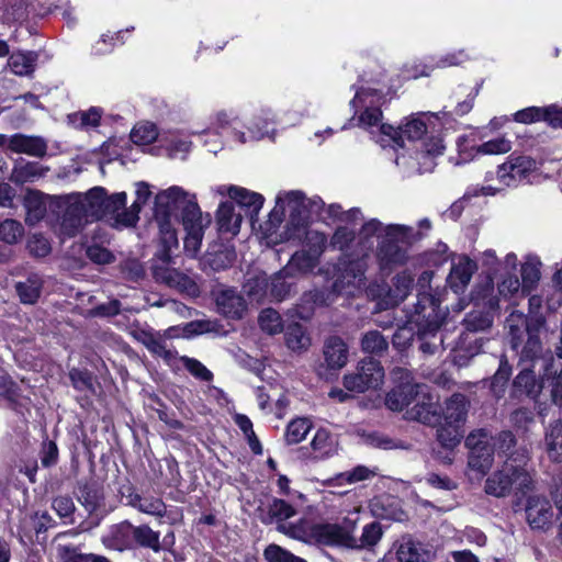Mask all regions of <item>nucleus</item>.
Returning a JSON list of instances; mask_svg holds the SVG:
<instances>
[{"mask_svg": "<svg viewBox=\"0 0 562 562\" xmlns=\"http://www.w3.org/2000/svg\"><path fill=\"white\" fill-rule=\"evenodd\" d=\"M362 85L357 88L356 95L350 104L360 111L358 125L369 131L372 138L381 144L382 147L394 145L403 147L404 137L409 140L419 139L428 131L435 132L436 123L446 116L447 112H420L413 114L406 123L398 128L382 123L381 106L385 103V95L381 89L372 87L370 83H379V79L367 78V75L360 77Z\"/></svg>", "mask_w": 562, "mask_h": 562, "instance_id": "1", "label": "nucleus"}, {"mask_svg": "<svg viewBox=\"0 0 562 562\" xmlns=\"http://www.w3.org/2000/svg\"><path fill=\"white\" fill-rule=\"evenodd\" d=\"M274 124L272 109L263 105L245 109L239 113L221 111L215 114L212 126L204 134L217 137L220 132H224L235 142L245 144L263 138Z\"/></svg>", "mask_w": 562, "mask_h": 562, "instance_id": "2", "label": "nucleus"}, {"mask_svg": "<svg viewBox=\"0 0 562 562\" xmlns=\"http://www.w3.org/2000/svg\"><path fill=\"white\" fill-rule=\"evenodd\" d=\"M178 211L181 212L182 223L194 216L200 217L202 213L195 194L181 187L172 186L156 195L154 215L161 245L168 247H178L179 245L175 228V224L178 222Z\"/></svg>", "mask_w": 562, "mask_h": 562, "instance_id": "3", "label": "nucleus"}, {"mask_svg": "<svg viewBox=\"0 0 562 562\" xmlns=\"http://www.w3.org/2000/svg\"><path fill=\"white\" fill-rule=\"evenodd\" d=\"M328 246L342 254L337 263L335 289L342 290L346 285L361 288L368 263L360 252L356 231L345 225L338 226Z\"/></svg>", "mask_w": 562, "mask_h": 562, "instance_id": "4", "label": "nucleus"}, {"mask_svg": "<svg viewBox=\"0 0 562 562\" xmlns=\"http://www.w3.org/2000/svg\"><path fill=\"white\" fill-rule=\"evenodd\" d=\"M521 460L510 457L501 469L494 471L484 484L486 494L506 497L510 493L526 495L536 487L535 472L527 467L528 456L524 452Z\"/></svg>", "mask_w": 562, "mask_h": 562, "instance_id": "5", "label": "nucleus"}, {"mask_svg": "<svg viewBox=\"0 0 562 562\" xmlns=\"http://www.w3.org/2000/svg\"><path fill=\"white\" fill-rule=\"evenodd\" d=\"M422 238L420 233L407 225L390 224L379 236L375 259L381 271L390 273L397 267L406 265L409 259L408 249L413 240Z\"/></svg>", "mask_w": 562, "mask_h": 562, "instance_id": "6", "label": "nucleus"}, {"mask_svg": "<svg viewBox=\"0 0 562 562\" xmlns=\"http://www.w3.org/2000/svg\"><path fill=\"white\" fill-rule=\"evenodd\" d=\"M544 322L541 318H529L524 313L513 311L506 318L505 328L508 330L512 348L520 350L521 361H537L542 353L539 337Z\"/></svg>", "mask_w": 562, "mask_h": 562, "instance_id": "7", "label": "nucleus"}, {"mask_svg": "<svg viewBox=\"0 0 562 562\" xmlns=\"http://www.w3.org/2000/svg\"><path fill=\"white\" fill-rule=\"evenodd\" d=\"M259 519L266 525H276L277 530L299 540H304L310 536L308 522L300 518L296 522L290 521L297 514L296 508L289 502L271 497L262 503L259 508Z\"/></svg>", "mask_w": 562, "mask_h": 562, "instance_id": "8", "label": "nucleus"}, {"mask_svg": "<svg viewBox=\"0 0 562 562\" xmlns=\"http://www.w3.org/2000/svg\"><path fill=\"white\" fill-rule=\"evenodd\" d=\"M472 300L475 308L465 315L463 325L469 331H485L492 327L494 315L499 308V300L491 279L475 288Z\"/></svg>", "mask_w": 562, "mask_h": 562, "instance_id": "9", "label": "nucleus"}, {"mask_svg": "<svg viewBox=\"0 0 562 562\" xmlns=\"http://www.w3.org/2000/svg\"><path fill=\"white\" fill-rule=\"evenodd\" d=\"M161 246L162 249L157 252L151 268L154 279L191 297L199 296L200 286L198 283L191 277L170 267L171 250L175 247H168L167 245Z\"/></svg>", "mask_w": 562, "mask_h": 562, "instance_id": "10", "label": "nucleus"}, {"mask_svg": "<svg viewBox=\"0 0 562 562\" xmlns=\"http://www.w3.org/2000/svg\"><path fill=\"white\" fill-rule=\"evenodd\" d=\"M384 369L378 360L372 358L361 360L356 371L344 376L342 383L347 391L363 393L370 389L382 385Z\"/></svg>", "mask_w": 562, "mask_h": 562, "instance_id": "11", "label": "nucleus"}, {"mask_svg": "<svg viewBox=\"0 0 562 562\" xmlns=\"http://www.w3.org/2000/svg\"><path fill=\"white\" fill-rule=\"evenodd\" d=\"M469 449L468 465L480 474H485L494 461L492 436L485 429H476L465 439Z\"/></svg>", "mask_w": 562, "mask_h": 562, "instance_id": "12", "label": "nucleus"}, {"mask_svg": "<svg viewBox=\"0 0 562 562\" xmlns=\"http://www.w3.org/2000/svg\"><path fill=\"white\" fill-rule=\"evenodd\" d=\"M537 170V161L529 156L512 154L496 170L502 188H516Z\"/></svg>", "mask_w": 562, "mask_h": 562, "instance_id": "13", "label": "nucleus"}, {"mask_svg": "<svg viewBox=\"0 0 562 562\" xmlns=\"http://www.w3.org/2000/svg\"><path fill=\"white\" fill-rule=\"evenodd\" d=\"M422 301L429 303L430 312L427 314V318L424 322H419V319L416 321L418 323L417 335L418 339L420 340L419 349L423 351V353L434 355L443 342V339L439 333L440 322L437 315H434L435 302L430 296H424L418 301L416 311L417 315L419 316L425 310V306L422 305Z\"/></svg>", "mask_w": 562, "mask_h": 562, "instance_id": "14", "label": "nucleus"}, {"mask_svg": "<svg viewBox=\"0 0 562 562\" xmlns=\"http://www.w3.org/2000/svg\"><path fill=\"white\" fill-rule=\"evenodd\" d=\"M438 397L429 392L425 384H417L412 406L406 411L407 418L435 426L440 424L441 416L437 409Z\"/></svg>", "mask_w": 562, "mask_h": 562, "instance_id": "15", "label": "nucleus"}, {"mask_svg": "<svg viewBox=\"0 0 562 562\" xmlns=\"http://www.w3.org/2000/svg\"><path fill=\"white\" fill-rule=\"evenodd\" d=\"M212 295L218 313L234 319L243 317L246 301L235 288L218 284L212 290Z\"/></svg>", "mask_w": 562, "mask_h": 562, "instance_id": "16", "label": "nucleus"}, {"mask_svg": "<svg viewBox=\"0 0 562 562\" xmlns=\"http://www.w3.org/2000/svg\"><path fill=\"white\" fill-rule=\"evenodd\" d=\"M526 516L532 529H544L552 520L553 512L550 502L538 495L530 496L526 505Z\"/></svg>", "mask_w": 562, "mask_h": 562, "instance_id": "17", "label": "nucleus"}, {"mask_svg": "<svg viewBox=\"0 0 562 562\" xmlns=\"http://www.w3.org/2000/svg\"><path fill=\"white\" fill-rule=\"evenodd\" d=\"M211 223L210 216L206 215L203 217L202 213L200 217L194 216L192 218L186 220L182 224L187 232V235L183 240V246L186 252L190 257H195L200 251L202 239L204 236V228L209 226Z\"/></svg>", "mask_w": 562, "mask_h": 562, "instance_id": "18", "label": "nucleus"}, {"mask_svg": "<svg viewBox=\"0 0 562 562\" xmlns=\"http://www.w3.org/2000/svg\"><path fill=\"white\" fill-rule=\"evenodd\" d=\"M310 535L327 544H337L346 548H356L358 539L348 536L338 524H319L312 528Z\"/></svg>", "mask_w": 562, "mask_h": 562, "instance_id": "19", "label": "nucleus"}, {"mask_svg": "<svg viewBox=\"0 0 562 562\" xmlns=\"http://www.w3.org/2000/svg\"><path fill=\"white\" fill-rule=\"evenodd\" d=\"M476 262L468 256H460L453 261L447 282L454 293L462 292L476 271Z\"/></svg>", "mask_w": 562, "mask_h": 562, "instance_id": "20", "label": "nucleus"}, {"mask_svg": "<svg viewBox=\"0 0 562 562\" xmlns=\"http://www.w3.org/2000/svg\"><path fill=\"white\" fill-rule=\"evenodd\" d=\"M323 357L327 369L340 370L348 362L349 348L342 338L331 336L324 342Z\"/></svg>", "mask_w": 562, "mask_h": 562, "instance_id": "21", "label": "nucleus"}, {"mask_svg": "<svg viewBox=\"0 0 562 562\" xmlns=\"http://www.w3.org/2000/svg\"><path fill=\"white\" fill-rule=\"evenodd\" d=\"M47 147V142L42 136L21 133L11 135L10 150L13 153L42 158L46 155Z\"/></svg>", "mask_w": 562, "mask_h": 562, "instance_id": "22", "label": "nucleus"}, {"mask_svg": "<svg viewBox=\"0 0 562 562\" xmlns=\"http://www.w3.org/2000/svg\"><path fill=\"white\" fill-rule=\"evenodd\" d=\"M400 562H429L434 552L428 546L412 538H403L396 548Z\"/></svg>", "mask_w": 562, "mask_h": 562, "instance_id": "23", "label": "nucleus"}, {"mask_svg": "<svg viewBox=\"0 0 562 562\" xmlns=\"http://www.w3.org/2000/svg\"><path fill=\"white\" fill-rule=\"evenodd\" d=\"M48 170V167H44L40 162L18 159L12 168L9 179L15 184H24L45 177Z\"/></svg>", "mask_w": 562, "mask_h": 562, "instance_id": "24", "label": "nucleus"}, {"mask_svg": "<svg viewBox=\"0 0 562 562\" xmlns=\"http://www.w3.org/2000/svg\"><path fill=\"white\" fill-rule=\"evenodd\" d=\"M445 145L441 138L432 137L424 143L422 149L416 153L415 160L418 164L419 173L431 172L436 167V158L443 154Z\"/></svg>", "mask_w": 562, "mask_h": 562, "instance_id": "25", "label": "nucleus"}, {"mask_svg": "<svg viewBox=\"0 0 562 562\" xmlns=\"http://www.w3.org/2000/svg\"><path fill=\"white\" fill-rule=\"evenodd\" d=\"M469 401L460 393L452 394L445 403L440 414L446 424L461 426L467 418Z\"/></svg>", "mask_w": 562, "mask_h": 562, "instance_id": "26", "label": "nucleus"}, {"mask_svg": "<svg viewBox=\"0 0 562 562\" xmlns=\"http://www.w3.org/2000/svg\"><path fill=\"white\" fill-rule=\"evenodd\" d=\"M105 190L101 187L91 189L83 196L75 200L78 206H81V212L86 214L90 222L102 218V206L104 204Z\"/></svg>", "mask_w": 562, "mask_h": 562, "instance_id": "27", "label": "nucleus"}, {"mask_svg": "<svg viewBox=\"0 0 562 562\" xmlns=\"http://www.w3.org/2000/svg\"><path fill=\"white\" fill-rule=\"evenodd\" d=\"M126 504L137 510L155 517H164L166 515V505L159 497L142 496L132 492L125 495Z\"/></svg>", "mask_w": 562, "mask_h": 562, "instance_id": "28", "label": "nucleus"}, {"mask_svg": "<svg viewBox=\"0 0 562 562\" xmlns=\"http://www.w3.org/2000/svg\"><path fill=\"white\" fill-rule=\"evenodd\" d=\"M136 199L133 204L122 212L119 217V221L122 223V226H134L138 218L139 212L142 207L147 203L149 198L151 196V191L149 189V184L146 182L136 183Z\"/></svg>", "mask_w": 562, "mask_h": 562, "instance_id": "29", "label": "nucleus"}, {"mask_svg": "<svg viewBox=\"0 0 562 562\" xmlns=\"http://www.w3.org/2000/svg\"><path fill=\"white\" fill-rule=\"evenodd\" d=\"M81 210V206H78L75 201L68 204L60 223V234L63 236H75L90 222Z\"/></svg>", "mask_w": 562, "mask_h": 562, "instance_id": "30", "label": "nucleus"}, {"mask_svg": "<svg viewBox=\"0 0 562 562\" xmlns=\"http://www.w3.org/2000/svg\"><path fill=\"white\" fill-rule=\"evenodd\" d=\"M218 229L222 233L237 235L240 229L243 215L235 212V205L231 201L222 202L216 213Z\"/></svg>", "mask_w": 562, "mask_h": 562, "instance_id": "31", "label": "nucleus"}, {"mask_svg": "<svg viewBox=\"0 0 562 562\" xmlns=\"http://www.w3.org/2000/svg\"><path fill=\"white\" fill-rule=\"evenodd\" d=\"M231 199L234 200L238 206L245 210L246 215L251 217L258 215L265 201L261 194L241 187L231 188Z\"/></svg>", "mask_w": 562, "mask_h": 562, "instance_id": "32", "label": "nucleus"}, {"mask_svg": "<svg viewBox=\"0 0 562 562\" xmlns=\"http://www.w3.org/2000/svg\"><path fill=\"white\" fill-rule=\"evenodd\" d=\"M306 209V198L302 191H289L279 193L276 200L274 211L289 212L291 217L301 216Z\"/></svg>", "mask_w": 562, "mask_h": 562, "instance_id": "33", "label": "nucleus"}, {"mask_svg": "<svg viewBox=\"0 0 562 562\" xmlns=\"http://www.w3.org/2000/svg\"><path fill=\"white\" fill-rule=\"evenodd\" d=\"M544 449L553 462L562 461V420L551 423L544 434Z\"/></svg>", "mask_w": 562, "mask_h": 562, "instance_id": "34", "label": "nucleus"}, {"mask_svg": "<svg viewBox=\"0 0 562 562\" xmlns=\"http://www.w3.org/2000/svg\"><path fill=\"white\" fill-rule=\"evenodd\" d=\"M417 384H402L396 386L386 394V406L394 412L403 411L406 407L408 409L413 404Z\"/></svg>", "mask_w": 562, "mask_h": 562, "instance_id": "35", "label": "nucleus"}, {"mask_svg": "<svg viewBox=\"0 0 562 562\" xmlns=\"http://www.w3.org/2000/svg\"><path fill=\"white\" fill-rule=\"evenodd\" d=\"M319 258L306 250L296 251L292 255L288 265L284 267L285 272H291L294 277L311 273L318 265Z\"/></svg>", "mask_w": 562, "mask_h": 562, "instance_id": "36", "label": "nucleus"}, {"mask_svg": "<svg viewBox=\"0 0 562 562\" xmlns=\"http://www.w3.org/2000/svg\"><path fill=\"white\" fill-rule=\"evenodd\" d=\"M125 527L131 529L132 537L139 547L151 549L154 552L161 550L159 531L153 530L147 525L133 526L127 524Z\"/></svg>", "mask_w": 562, "mask_h": 562, "instance_id": "37", "label": "nucleus"}, {"mask_svg": "<svg viewBox=\"0 0 562 562\" xmlns=\"http://www.w3.org/2000/svg\"><path fill=\"white\" fill-rule=\"evenodd\" d=\"M43 286L41 276L33 273L25 281L16 282L15 291L23 304H34L37 302Z\"/></svg>", "mask_w": 562, "mask_h": 562, "instance_id": "38", "label": "nucleus"}, {"mask_svg": "<svg viewBox=\"0 0 562 562\" xmlns=\"http://www.w3.org/2000/svg\"><path fill=\"white\" fill-rule=\"evenodd\" d=\"M385 226L376 218L364 222L359 231L358 246L363 257L368 258L369 250L372 247L371 238L383 235Z\"/></svg>", "mask_w": 562, "mask_h": 562, "instance_id": "39", "label": "nucleus"}, {"mask_svg": "<svg viewBox=\"0 0 562 562\" xmlns=\"http://www.w3.org/2000/svg\"><path fill=\"white\" fill-rule=\"evenodd\" d=\"M36 60L35 52H18L10 56L8 66L15 75L27 76L34 71Z\"/></svg>", "mask_w": 562, "mask_h": 562, "instance_id": "40", "label": "nucleus"}, {"mask_svg": "<svg viewBox=\"0 0 562 562\" xmlns=\"http://www.w3.org/2000/svg\"><path fill=\"white\" fill-rule=\"evenodd\" d=\"M236 259L235 249L231 246H221L216 250L207 251L205 262L214 271L225 270L231 267Z\"/></svg>", "mask_w": 562, "mask_h": 562, "instance_id": "41", "label": "nucleus"}, {"mask_svg": "<svg viewBox=\"0 0 562 562\" xmlns=\"http://www.w3.org/2000/svg\"><path fill=\"white\" fill-rule=\"evenodd\" d=\"M24 206L26 209L25 221L30 225H35L46 214V203L40 192H29L25 196Z\"/></svg>", "mask_w": 562, "mask_h": 562, "instance_id": "42", "label": "nucleus"}, {"mask_svg": "<svg viewBox=\"0 0 562 562\" xmlns=\"http://www.w3.org/2000/svg\"><path fill=\"white\" fill-rule=\"evenodd\" d=\"M288 278H294L291 272H285L284 268L274 273L270 281L266 283L267 289H269L270 295L278 300H284L291 290V283L286 281Z\"/></svg>", "mask_w": 562, "mask_h": 562, "instance_id": "43", "label": "nucleus"}, {"mask_svg": "<svg viewBox=\"0 0 562 562\" xmlns=\"http://www.w3.org/2000/svg\"><path fill=\"white\" fill-rule=\"evenodd\" d=\"M126 205V193L119 192L112 195L104 194V204L102 206V218L111 217L115 221L116 224L122 225L119 221L120 215L125 209Z\"/></svg>", "mask_w": 562, "mask_h": 562, "instance_id": "44", "label": "nucleus"}, {"mask_svg": "<svg viewBox=\"0 0 562 562\" xmlns=\"http://www.w3.org/2000/svg\"><path fill=\"white\" fill-rule=\"evenodd\" d=\"M286 346L293 351L306 350L311 345V339L302 325L294 323L285 330Z\"/></svg>", "mask_w": 562, "mask_h": 562, "instance_id": "45", "label": "nucleus"}, {"mask_svg": "<svg viewBox=\"0 0 562 562\" xmlns=\"http://www.w3.org/2000/svg\"><path fill=\"white\" fill-rule=\"evenodd\" d=\"M470 59L469 55L464 49H459L452 53H448L446 55H442L438 57L434 63L430 65H426L425 69L419 74L420 76H429L430 71L435 68H447V67H453L459 66Z\"/></svg>", "mask_w": 562, "mask_h": 562, "instance_id": "46", "label": "nucleus"}, {"mask_svg": "<svg viewBox=\"0 0 562 562\" xmlns=\"http://www.w3.org/2000/svg\"><path fill=\"white\" fill-rule=\"evenodd\" d=\"M463 438L461 426L443 424L437 429V439L439 443L448 449L453 450L458 447Z\"/></svg>", "mask_w": 562, "mask_h": 562, "instance_id": "47", "label": "nucleus"}, {"mask_svg": "<svg viewBox=\"0 0 562 562\" xmlns=\"http://www.w3.org/2000/svg\"><path fill=\"white\" fill-rule=\"evenodd\" d=\"M311 446L316 458H327L336 451L334 439L325 429L316 431Z\"/></svg>", "mask_w": 562, "mask_h": 562, "instance_id": "48", "label": "nucleus"}, {"mask_svg": "<svg viewBox=\"0 0 562 562\" xmlns=\"http://www.w3.org/2000/svg\"><path fill=\"white\" fill-rule=\"evenodd\" d=\"M541 262L537 257L529 256L521 266L522 292L530 291L540 279Z\"/></svg>", "mask_w": 562, "mask_h": 562, "instance_id": "49", "label": "nucleus"}, {"mask_svg": "<svg viewBox=\"0 0 562 562\" xmlns=\"http://www.w3.org/2000/svg\"><path fill=\"white\" fill-rule=\"evenodd\" d=\"M311 430V423L306 418H296L286 426L284 438L288 445H296L305 439Z\"/></svg>", "mask_w": 562, "mask_h": 562, "instance_id": "50", "label": "nucleus"}, {"mask_svg": "<svg viewBox=\"0 0 562 562\" xmlns=\"http://www.w3.org/2000/svg\"><path fill=\"white\" fill-rule=\"evenodd\" d=\"M387 340L379 330H370L361 339V349L367 353L381 355L387 350Z\"/></svg>", "mask_w": 562, "mask_h": 562, "instance_id": "51", "label": "nucleus"}, {"mask_svg": "<svg viewBox=\"0 0 562 562\" xmlns=\"http://www.w3.org/2000/svg\"><path fill=\"white\" fill-rule=\"evenodd\" d=\"M519 294L524 295L525 292H522V285L515 274H507L505 276L501 282L497 284V294H495L498 300H510Z\"/></svg>", "mask_w": 562, "mask_h": 562, "instance_id": "52", "label": "nucleus"}, {"mask_svg": "<svg viewBox=\"0 0 562 562\" xmlns=\"http://www.w3.org/2000/svg\"><path fill=\"white\" fill-rule=\"evenodd\" d=\"M145 347L153 355L160 357L168 362L175 359L177 356V352L168 347L166 339L157 331L145 344Z\"/></svg>", "mask_w": 562, "mask_h": 562, "instance_id": "53", "label": "nucleus"}, {"mask_svg": "<svg viewBox=\"0 0 562 562\" xmlns=\"http://www.w3.org/2000/svg\"><path fill=\"white\" fill-rule=\"evenodd\" d=\"M259 325L261 329L269 335L281 333L283 329L280 314L272 308L261 311L259 315Z\"/></svg>", "mask_w": 562, "mask_h": 562, "instance_id": "54", "label": "nucleus"}, {"mask_svg": "<svg viewBox=\"0 0 562 562\" xmlns=\"http://www.w3.org/2000/svg\"><path fill=\"white\" fill-rule=\"evenodd\" d=\"M179 360L195 379L204 382L212 381L213 373L201 361L188 356H181Z\"/></svg>", "mask_w": 562, "mask_h": 562, "instance_id": "55", "label": "nucleus"}, {"mask_svg": "<svg viewBox=\"0 0 562 562\" xmlns=\"http://www.w3.org/2000/svg\"><path fill=\"white\" fill-rule=\"evenodd\" d=\"M23 226L15 220H4L0 223V239L7 244H14L23 236Z\"/></svg>", "mask_w": 562, "mask_h": 562, "instance_id": "56", "label": "nucleus"}, {"mask_svg": "<svg viewBox=\"0 0 562 562\" xmlns=\"http://www.w3.org/2000/svg\"><path fill=\"white\" fill-rule=\"evenodd\" d=\"M383 535L380 522L373 521L363 527L362 535L358 539V546L355 549L369 548L375 546Z\"/></svg>", "mask_w": 562, "mask_h": 562, "instance_id": "57", "label": "nucleus"}, {"mask_svg": "<svg viewBox=\"0 0 562 562\" xmlns=\"http://www.w3.org/2000/svg\"><path fill=\"white\" fill-rule=\"evenodd\" d=\"M367 442L374 448H379V449H383V450L406 449L407 448V446L403 441L394 439L390 436H386V435H383L380 432H372V434L368 435Z\"/></svg>", "mask_w": 562, "mask_h": 562, "instance_id": "58", "label": "nucleus"}, {"mask_svg": "<svg viewBox=\"0 0 562 562\" xmlns=\"http://www.w3.org/2000/svg\"><path fill=\"white\" fill-rule=\"evenodd\" d=\"M413 277L408 272H402L393 279L394 297L396 301H404L413 286Z\"/></svg>", "mask_w": 562, "mask_h": 562, "instance_id": "59", "label": "nucleus"}, {"mask_svg": "<svg viewBox=\"0 0 562 562\" xmlns=\"http://www.w3.org/2000/svg\"><path fill=\"white\" fill-rule=\"evenodd\" d=\"M306 246L308 252L321 258L327 247V237L324 233L317 231H308L306 233Z\"/></svg>", "mask_w": 562, "mask_h": 562, "instance_id": "60", "label": "nucleus"}, {"mask_svg": "<svg viewBox=\"0 0 562 562\" xmlns=\"http://www.w3.org/2000/svg\"><path fill=\"white\" fill-rule=\"evenodd\" d=\"M61 562H91L93 553H81L70 544H59L57 548Z\"/></svg>", "mask_w": 562, "mask_h": 562, "instance_id": "61", "label": "nucleus"}, {"mask_svg": "<svg viewBox=\"0 0 562 562\" xmlns=\"http://www.w3.org/2000/svg\"><path fill=\"white\" fill-rule=\"evenodd\" d=\"M512 149L510 140L505 137H498L495 139L487 140L479 146L477 153L484 155H498L508 153Z\"/></svg>", "mask_w": 562, "mask_h": 562, "instance_id": "62", "label": "nucleus"}, {"mask_svg": "<svg viewBox=\"0 0 562 562\" xmlns=\"http://www.w3.org/2000/svg\"><path fill=\"white\" fill-rule=\"evenodd\" d=\"M263 554L268 562H305L277 544L268 546Z\"/></svg>", "mask_w": 562, "mask_h": 562, "instance_id": "63", "label": "nucleus"}, {"mask_svg": "<svg viewBox=\"0 0 562 562\" xmlns=\"http://www.w3.org/2000/svg\"><path fill=\"white\" fill-rule=\"evenodd\" d=\"M131 137L134 143L148 144L156 139L157 131L154 125L140 124L132 130Z\"/></svg>", "mask_w": 562, "mask_h": 562, "instance_id": "64", "label": "nucleus"}]
</instances>
